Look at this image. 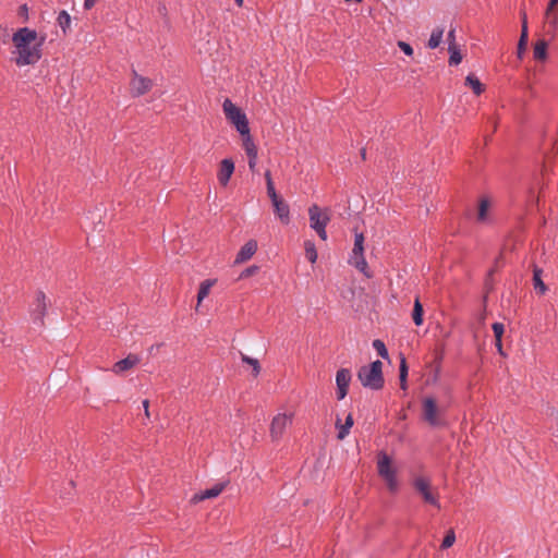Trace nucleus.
<instances>
[{"instance_id":"nucleus-1","label":"nucleus","mask_w":558,"mask_h":558,"mask_svg":"<svg viewBox=\"0 0 558 558\" xmlns=\"http://www.w3.org/2000/svg\"><path fill=\"white\" fill-rule=\"evenodd\" d=\"M44 37H12V59L19 66L34 64L40 58Z\"/></svg>"},{"instance_id":"nucleus-2","label":"nucleus","mask_w":558,"mask_h":558,"mask_svg":"<svg viewBox=\"0 0 558 558\" xmlns=\"http://www.w3.org/2000/svg\"><path fill=\"white\" fill-rule=\"evenodd\" d=\"M383 363L377 360L369 365L362 366L357 372L361 384L369 389L379 390L384 386Z\"/></svg>"},{"instance_id":"nucleus-3","label":"nucleus","mask_w":558,"mask_h":558,"mask_svg":"<svg viewBox=\"0 0 558 558\" xmlns=\"http://www.w3.org/2000/svg\"><path fill=\"white\" fill-rule=\"evenodd\" d=\"M222 111L226 119L231 123L241 135L250 133L248 120L244 111L233 104L229 98L222 102Z\"/></svg>"},{"instance_id":"nucleus-4","label":"nucleus","mask_w":558,"mask_h":558,"mask_svg":"<svg viewBox=\"0 0 558 558\" xmlns=\"http://www.w3.org/2000/svg\"><path fill=\"white\" fill-rule=\"evenodd\" d=\"M377 469H378L379 476L386 482L388 489L391 493L397 492V489H398L397 472L392 465V461H391L390 457L387 453L380 452L378 454Z\"/></svg>"},{"instance_id":"nucleus-5","label":"nucleus","mask_w":558,"mask_h":558,"mask_svg":"<svg viewBox=\"0 0 558 558\" xmlns=\"http://www.w3.org/2000/svg\"><path fill=\"white\" fill-rule=\"evenodd\" d=\"M310 225L315 230L318 236L323 240H327L326 226L330 221V214L328 209H320L316 204L308 208Z\"/></svg>"},{"instance_id":"nucleus-6","label":"nucleus","mask_w":558,"mask_h":558,"mask_svg":"<svg viewBox=\"0 0 558 558\" xmlns=\"http://www.w3.org/2000/svg\"><path fill=\"white\" fill-rule=\"evenodd\" d=\"M412 485L425 504L440 508L438 493L428 478L417 476L413 480Z\"/></svg>"},{"instance_id":"nucleus-7","label":"nucleus","mask_w":558,"mask_h":558,"mask_svg":"<svg viewBox=\"0 0 558 558\" xmlns=\"http://www.w3.org/2000/svg\"><path fill=\"white\" fill-rule=\"evenodd\" d=\"M364 252V235L363 233L355 232L354 245L349 263L354 266L357 270L369 277L367 274V263L363 255Z\"/></svg>"},{"instance_id":"nucleus-8","label":"nucleus","mask_w":558,"mask_h":558,"mask_svg":"<svg viewBox=\"0 0 558 558\" xmlns=\"http://www.w3.org/2000/svg\"><path fill=\"white\" fill-rule=\"evenodd\" d=\"M423 418L433 427H441L446 424L441 417L436 400L432 397H427L423 400Z\"/></svg>"},{"instance_id":"nucleus-9","label":"nucleus","mask_w":558,"mask_h":558,"mask_svg":"<svg viewBox=\"0 0 558 558\" xmlns=\"http://www.w3.org/2000/svg\"><path fill=\"white\" fill-rule=\"evenodd\" d=\"M558 32V0H549L544 14V35Z\"/></svg>"},{"instance_id":"nucleus-10","label":"nucleus","mask_w":558,"mask_h":558,"mask_svg":"<svg viewBox=\"0 0 558 558\" xmlns=\"http://www.w3.org/2000/svg\"><path fill=\"white\" fill-rule=\"evenodd\" d=\"M154 83L150 78L140 75L135 70L132 71L130 80V93L133 97H140L147 94Z\"/></svg>"},{"instance_id":"nucleus-11","label":"nucleus","mask_w":558,"mask_h":558,"mask_svg":"<svg viewBox=\"0 0 558 558\" xmlns=\"http://www.w3.org/2000/svg\"><path fill=\"white\" fill-rule=\"evenodd\" d=\"M292 413H279L272 418L270 424V436L272 440H279L282 437L287 426L292 423Z\"/></svg>"},{"instance_id":"nucleus-12","label":"nucleus","mask_w":558,"mask_h":558,"mask_svg":"<svg viewBox=\"0 0 558 558\" xmlns=\"http://www.w3.org/2000/svg\"><path fill=\"white\" fill-rule=\"evenodd\" d=\"M47 296L43 291H38L35 295L34 302L31 308V315L35 323L43 325L44 317L47 312Z\"/></svg>"},{"instance_id":"nucleus-13","label":"nucleus","mask_w":558,"mask_h":558,"mask_svg":"<svg viewBox=\"0 0 558 558\" xmlns=\"http://www.w3.org/2000/svg\"><path fill=\"white\" fill-rule=\"evenodd\" d=\"M351 381V373L347 368H341L336 374V384H337V397L339 400H342L347 393L348 388Z\"/></svg>"},{"instance_id":"nucleus-14","label":"nucleus","mask_w":558,"mask_h":558,"mask_svg":"<svg viewBox=\"0 0 558 558\" xmlns=\"http://www.w3.org/2000/svg\"><path fill=\"white\" fill-rule=\"evenodd\" d=\"M225 487H226V484L218 483V484L214 485L211 488H208V489H205L203 492H199V493L195 494L192 497L191 502L197 504V502H201V501H203L205 499L216 498V497H218L222 493Z\"/></svg>"},{"instance_id":"nucleus-15","label":"nucleus","mask_w":558,"mask_h":558,"mask_svg":"<svg viewBox=\"0 0 558 558\" xmlns=\"http://www.w3.org/2000/svg\"><path fill=\"white\" fill-rule=\"evenodd\" d=\"M234 172V162L231 159H223L217 174L218 181L226 186Z\"/></svg>"},{"instance_id":"nucleus-16","label":"nucleus","mask_w":558,"mask_h":558,"mask_svg":"<svg viewBox=\"0 0 558 558\" xmlns=\"http://www.w3.org/2000/svg\"><path fill=\"white\" fill-rule=\"evenodd\" d=\"M257 251V242L255 240L247 241L236 254L235 264H242L251 259Z\"/></svg>"},{"instance_id":"nucleus-17","label":"nucleus","mask_w":558,"mask_h":558,"mask_svg":"<svg viewBox=\"0 0 558 558\" xmlns=\"http://www.w3.org/2000/svg\"><path fill=\"white\" fill-rule=\"evenodd\" d=\"M140 363V357L136 354H129L125 359L118 361L112 366V372L120 375Z\"/></svg>"},{"instance_id":"nucleus-18","label":"nucleus","mask_w":558,"mask_h":558,"mask_svg":"<svg viewBox=\"0 0 558 558\" xmlns=\"http://www.w3.org/2000/svg\"><path fill=\"white\" fill-rule=\"evenodd\" d=\"M272 203L276 216L280 219L283 225L290 222V208L289 205L280 197L275 199Z\"/></svg>"},{"instance_id":"nucleus-19","label":"nucleus","mask_w":558,"mask_h":558,"mask_svg":"<svg viewBox=\"0 0 558 558\" xmlns=\"http://www.w3.org/2000/svg\"><path fill=\"white\" fill-rule=\"evenodd\" d=\"M454 37H452V39L449 41V47H448V51L450 53V57H449V65H458L461 63L462 59H463V52H462V49L456 44V41L453 40Z\"/></svg>"},{"instance_id":"nucleus-20","label":"nucleus","mask_w":558,"mask_h":558,"mask_svg":"<svg viewBox=\"0 0 558 558\" xmlns=\"http://www.w3.org/2000/svg\"><path fill=\"white\" fill-rule=\"evenodd\" d=\"M453 23V19L444 21L441 25L436 26L435 28L432 29L430 35L437 36L444 35L445 33H447V35H454L457 32V26H454Z\"/></svg>"},{"instance_id":"nucleus-21","label":"nucleus","mask_w":558,"mask_h":558,"mask_svg":"<svg viewBox=\"0 0 558 558\" xmlns=\"http://www.w3.org/2000/svg\"><path fill=\"white\" fill-rule=\"evenodd\" d=\"M548 43L544 39H537L533 44V56L537 61H544L547 57Z\"/></svg>"},{"instance_id":"nucleus-22","label":"nucleus","mask_w":558,"mask_h":558,"mask_svg":"<svg viewBox=\"0 0 558 558\" xmlns=\"http://www.w3.org/2000/svg\"><path fill=\"white\" fill-rule=\"evenodd\" d=\"M490 209V202L488 198H481L478 203V209H477V221L478 222H486L488 220V211Z\"/></svg>"},{"instance_id":"nucleus-23","label":"nucleus","mask_w":558,"mask_h":558,"mask_svg":"<svg viewBox=\"0 0 558 558\" xmlns=\"http://www.w3.org/2000/svg\"><path fill=\"white\" fill-rule=\"evenodd\" d=\"M353 426V417L349 414L345 418L344 424H340V420L337 421L338 435L337 438L339 440H343L350 433V428Z\"/></svg>"},{"instance_id":"nucleus-24","label":"nucleus","mask_w":558,"mask_h":558,"mask_svg":"<svg viewBox=\"0 0 558 558\" xmlns=\"http://www.w3.org/2000/svg\"><path fill=\"white\" fill-rule=\"evenodd\" d=\"M542 274H543V270L541 268L534 267V270H533V286H534V289L539 294H545L546 291H547V286L542 280Z\"/></svg>"},{"instance_id":"nucleus-25","label":"nucleus","mask_w":558,"mask_h":558,"mask_svg":"<svg viewBox=\"0 0 558 558\" xmlns=\"http://www.w3.org/2000/svg\"><path fill=\"white\" fill-rule=\"evenodd\" d=\"M215 282H216V280H213V279H207V280H204L201 282L199 290L197 293V305H201L203 300L205 298H207V295L209 294L210 289L213 288Z\"/></svg>"},{"instance_id":"nucleus-26","label":"nucleus","mask_w":558,"mask_h":558,"mask_svg":"<svg viewBox=\"0 0 558 558\" xmlns=\"http://www.w3.org/2000/svg\"><path fill=\"white\" fill-rule=\"evenodd\" d=\"M465 85L470 87L475 95H481L484 92V85L474 74H469L465 77Z\"/></svg>"},{"instance_id":"nucleus-27","label":"nucleus","mask_w":558,"mask_h":558,"mask_svg":"<svg viewBox=\"0 0 558 558\" xmlns=\"http://www.w3.org/2000/svg\"><path fill=\"white\" fill-rule=\"evenodd\" d=\"M243 136V148L247 155V157H257V147L254 144L250 133Z\"/></svg>"},{"instance_id":"nucleus-28","label":"nucleus","mask_w":558,"mask_h":558,"mask_svg":"<svg viewBox=\"0 0 558 558\" xmlns=\"http://www.w3.org/2000/svg\"><path fill=\"white\" fill-rule=\"evenodd\" d=\"M423 306L420 302V299L416 298L414 301V307L412 313V318L416 326H421L423 324Z\"/></svg>"},{"instance_id":"nucleus-29","label":"nucleus","mask_w":558,"mask_h":558,"mask_svg":"<svg viewBox=\"0 0 558 558\" xmlns=\"http://www.w3.org/2000/svg\"><path fill=\"white\" fill-rule=\"evenodd\" d=\"M407 378H408V365L404 356H401L400 367H399V379L401 389H407Z\"/></svg>"},{"instance_id":"nucleus-30","label":"nucleus","mask_w":558,"mask_h":558,"mask_svg":"<svg viewBox=\"0 0 558 558\" xmlns=\"http://www.w3.org/2000/svg\"><path fill=\"white\" fill-rule=\"evenodd\" d=\"M57 21H58V24L61 27L62 32L65 34L70 29V25H71L70 14L66 11L62 10L58 15Z\"/></svg>"},{"instance_id":"nucleus-31","label":"nucleus","mask_w":558,"mask_h":558,"mask_svg":"<svg viewBox=\"0 0 558 558\" xmlns=\"http://www.w3.org/2000/svg\"><path fill=\"white\" fill-rule=\"evenodd\" d=\"M304 248H305V255L307 257V259L314 264L316 260H317V252H316V247H315V244L307 240L304 242Z\"/></svg>"},{"instance_id":"nucleus-32","label":"nucleus","mask_w":558,"mask_h":558,"mask_svg":"<svg viewBox=\"0 0 558 558\" xmlns=\"http://www.w3.org/2000/svg\"><path fill=\"white\" fill-rule=\"evenodd\" d=\"M242 362L251 365L253 367V375L254 376H257L260 372V366H259V363L256 359H253V357H250L245 354H242Z\"/></svg>"},{"instance_id":"nucleus-33","label":"nucleus","mask_w":558,"mask_h":558,"mask_svg":"<svg viewBox=\"0 0 558 558\" xmlns=\"http://www.w3.org/2000/svg\"><path fill=\"white\" fill-rule=\"evenodd\" d=\"M373 347H374V349L377 351V353L383 359H387L388 357L387 348H386L385 343L381 340H379V339L374 340L373 341Z\"/></svg>"},{"instance_id":"nucleus-34","label":"nucleus","mask_w":558,"mask_h":558,"mask_svg":"<svg viewBox=\"0 0 558 558\" xmlns=\"http://www.w3.org/2000/svg\"><path fill=\"white\" fill-rule=\"evenodd\" d=\"M456 542V534L453 530H449L441 543V548L447 549L451 547Z\"/></svg>"},{"instance_id":"nucleus-35","label":"nucleus","mask_w":558,"mask_h":558,"mask_svg":"<svg viewBox=\"0 0 558 558\" xmlns=\"http://www.w3.org/2000/svg\"><path fill=\"white\" fill-rule=\"evenodd\" d=\"M529 46V37H520L518 44V57L522 58Z\"/></svg>"},{"instance_id":"nucleus-36","label":"nucleus","mask_w":558,"mask_h":558,"mask_svg":"<svg viewBox=\"0 0 558 558\" xmlns=\"http://www.w3.org/2000/svg\"><path fill=\"white\" fill-rule=\"evenodd\" d=\"M492 328H493V331H494L495 339L498 340V341L501 340L502 335L505 332L504 324H501V323H494Z\"/></svg>"},{"instance_id":"nucleus-37","label":"nucleus","mask_w":558,"mask_h":558,"mask_svg":"<svg viewBox=\"0 0 558 558\" xmlns=\"http://www.w3.org/2000/svg\"><path fill=\"white\" fill-rule=\"evenodd\" d=\"M267 194L270 197L271 202H274L275 199L280 198L279 195L276 192L274 182H267Z\"/></svg>"},{"instance_id":"nucleus-38","label":"nucleus","mask_w":558,"mask_h":558,"mask_svg":"<svg viewBox=\"0 0 558 558\" xmlns=\"http://www.w3.org/2000/svg\"><path fill=\"white\" fill-rule=\"evenodd\" d=\"M258 269H259V267L256 265L250 266L242 271V274L240 275V278L251 277V276L255 275L258 271Z\"/></svg>"},{"instance_id":"nucleus-39","label":"nucleus","mask_w":558,"mask_h":558,"mask_svg":"<svg viewBox=\"0 0 558 558\" xmlns=\"http://www.w3.org/2000/svg\"><path fill=\"white\" fill-rule=\"evenodd\" d=\"M12 35H38V34L36 33V31L31 29L28 27H21V28H17L16 31H14L12 33Z\"/></svg>"},{"instance_id":"nucleus-40","label":"nucleus","mask_w":558,"mask_h":558,"mask_svg":"<svg viewBox=\"0 0 558 558\" xmlns=\"http://www.w3.org/2000/svg\"><path fill=\"white\" fill-rule=\"evenodd\" d=\"M398 46L400 47V49L408 56H412L413 54V49L412 47L408 44V43H404V41H398Z\"/></svg>"},{"instance_id":"nucleus-41","label":"nucleus","mask_w":558,"mask_h":558,"mask_svg":"<svg viewBox=\"0 0 558 558\" xmlns=\"http://www.w3.org/2000/svg\"><path fill=\"white\" fill-rule=\"evenodd\" d=\"M17 14H19V16L24 17V20H27V17H28V7H27V4H25V3L22 4L19 8Z\"/></svg>"},{"instance_id":"nucleus-42","label":"nucleus","mask_w":558,"mask_h":558,"mask_svg":"<svg viewBox=\"0 0 558 558\" xmlns=\"http://www.w3.org/2000/svg\"><path fill=\"white\" fill-rule=\"evenodd\" d=\"M440 44V37H429L428 47L435 49Z\"/></svg>"},{"instance_id":"nucleus-43","label":"nucleus","mask_w":558,"mask_h":558,"mask_svg":"<svg viewBox=\"0 0 558 558\" xmlns=\"http://www.w3.org/2000/svg\"><path fill=\"white\" fill-rule=\"evenodd\" d=\"M256 165H257V157H248V168L251 171H255L256 170Z\"/></svg>"},{"instance_id":"nucleus-44","label":"nucleus","mask_w":558,"mask_h":558,"mask_svg":"<svg viewBox=\"0 0 558 558\" xmlns=\"http://www.w3.org/2000/svg\"><path fill=\"white\" fill-rule=\"evenodd\" d=\"M98 0H84V8L90 10Z\"/></svg>"},{"instance_id":"nucleus-45","label":"nucleus","mask_w":558,"mask_h":558,"mask_svg":"<svg viewBox=\"0 0 558 558\" xmlns=\"http://www.w3.org/2000/svg\"><path fill=\"white\" fill-rule=\"evenodd\" d=\"M495 345L497 348L498 353L500 355H505V352L502 350V342H501V340H499V342H498V340H496Z\"/></svg>"},{"instance_id":"nucleus-46","label":"nucleus","mask_w":558,"mask_h":558,"mask_svg":"<svg viewBox=\"0 0 558 558\" xmlns=\"http://www.w3.org/2000/svg\"><path fill=\"white\" fill-rule=\"evenodd\" d=\"M143 408H144V411H145V415L146 417H149V401L148 400H144L143 401Z\"/></svg>"},{"instance_id":"nucleus-47","label":"nucleus","mask_w":558,"mask_h":558,"mask_svg":"<svg viewBox=\"0 0 558 558\" xmlns=\"http://www.w3.org/2000/svg\"><path fill=\"white\" fill-rule=\"evenodd\" d=\"M520 35H527V24H526L525 19L523 20L522 28H521V34Z\"/></svg>"},{"instance_id":"nucleus-48","label":"nucleus","mask_w":558,"mask_h":558,"mask_svg":"<svg viewBox=\"0 0 558 558\" xmlns=\"http://www.w3.org/2000/svg\"><path fill=\"white\" fill-rule=\"evenodd\" d=\"M265 179H266V183H267V182H272L270 171H266V172H265Z\"/></svg>"},{"instance_id":"nucleus-49","label":"nucleus","mask_w":558,"mask_h":558,"mask_svg":"<svg viewBox=\"0 0 558 558\" xmlns=\"http://www.w3.org/2000/svg\"><path fill=\"white\" fill-rule=\"evenodd\" d=\"M243 1H244V0H234V2H235L239 7H242V5H243Z\"/></svg>"},{"instance_id":"nucleus-50","label":"nucleus","mask_w":558,"mask_h":558,"mask_svg":"<svg viewBox=\"0 0 558 558\" xmlns=\"http://www.w3.org/2000/svg\"><path fill=\"white\" fill-rule=\"evenodd\" d=\"M362 157L365 158V150H362Z\"/></svg>"}]
</instances>
